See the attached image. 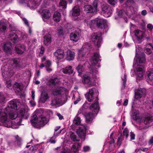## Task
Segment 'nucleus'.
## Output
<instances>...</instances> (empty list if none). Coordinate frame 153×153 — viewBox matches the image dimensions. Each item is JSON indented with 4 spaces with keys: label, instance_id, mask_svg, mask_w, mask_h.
<instances>
[{
    "label": "nucleus",
    "instance_id": "nucleus-61",
    "mask_svg": "<svg viewBox=\"0 0 153 153\" xmlns=\"http://www.w3.org/2000/svg\"><path fill=\"white\" fill-rule=\"evenodd\" d=\"M147 27V28L150 30H152L153 28V25L150 24H148Z\"/></svg>",
    "mask_w": 153,
    "mask_h": 153
},
{
    "label": "nucleus",
    "instance_id": "nucleus-63",
    "mask_svg": "<svg viewBox=\"0 0 153 153\" xmlns=\"http://www.w3.org/2000/svg\"><path fill=\"white\" fill-rule=\"evenodd\" d=\"M81 100L80 97L79 96H78L77 98V99L74 101V103L76 105L77 103Z\"/></svg>",
    "mask_w": 153,
    "mask_h": 153
},
{
    "label": "nucleus",
    "instance_id": "nucleus-46",
    "mask_svg": "<svg viewBox=\"0 0 153 153\" xmlns=\"http://www.w3.org/2000/svg\"><path fill=\"white\" fill-rule=\"evenodd\" d=\"M79 74H81L84 71V69L83 65L80 64L76 68Z\"/></svg>",
    "mask_w": 153,
    "mask_h": 153
},
{
    "label": "nucleus",
    "instance_id": "nucleus-62",
    "mask_svg": "<svg viewBox=\"0 0 153 153\" xmlns=\"http://www.w3.org/2000/svg\"><path fill=\"white\" fill-rule=\"evenodd\" d=\"M90 150V148L89 146H85L83 147V150L85 152H87L89 151Z\"/></svg>",
    "mask_w": 153,
    "mask_h": 153
},
{
    "label": "nucleus",
    "instance_id": "nucleus-36",
    "mask_svg": "<svg viewBox=\"0 0 153 153\" xmlns=\"http://www.w3.org/2000/svg\"><path fill=\"white\" fill-rule=\"evenodd\" d=\"M133 117V119L134 120H137L139 118V112L138 111L132 109L131 112Z\"/></svg>",
    "mask_w": 153,
    "mask_h": 153
},
{
    "label": "nucleus",
    "instance_id": "nucleus-3",
    "mask_svg": "<svg viewBox=\"0 0 153 153\" xmlns=\"http://www.w3.org/2000/svg\"><path fill=\"white\" fill-rule=\"evenodd\" d=\"M28 110L26 107L21 108L17 114L15 111L11 110L8 113L9 118L12 120L16 119L15 123L18 124L21 122L22 118H26L29 116Z\"/></svg>",
    "mask_w": 153,
    "mask_h": 153
},
{
    "label": "nucleus",
    "instance_id": "nucleus-28",
    "mask_svg": "<svg viewBox=\"0 0 153 153\" xmlns=\"http://www.w3.org/2000/svg\"><path fill=\"white\" fill-rule=\"evenodd\" d=\"M51 42V36L50 34L45 35L44 37V43L46 45H48Z\"/></svg>",
    "mask_w": 153,
    "mask_h": 153
},
{
    "label": "nucleus",
    "instance_id": "nucleus-25",
    "mask_svg": "<svg viewBox=\"0 0 153 153\" xmlns=\"http://www.w3.org/2000/svg\"><path fill=\"white\" fill-rule=\"evenodd\" d=\"M70 38L71 40L76 42L79 39V34L76 32L71 33L70 35Z\"/></svg>",
    "mask_w": 153,
    "mask_h": 153
},
{
    "label": "nucleus",
    "instance_id": "nucleus-13",
    "mask_svg": "<svg viewBox=\"0 0 153 153\" xmlns=\"http://www.w3.org/2000/svg\"><path fill=\"white\" fill-rule=\"evenodd\" d=\"M63 104L60 99L57 97H55L52 98L50 105L52 107L56 108L62 105Z\"/></svg>",
    "mask_w": 153,
    "mask_h": 153
},
{
    "label": "nucleus",
    "instance_id": "nucleus-41",
    "mask_svg": "<svg viewBox=\"0 0 153 153\" xmlns=\"http://www.w3.org/2000/svg\"><path fill=\"white\" fill-rule=\"evenodd\" d=\"M7 25L6 23L2 21L0 22V31L4 32L7 28Z\"/></svg>",
    "mask_w": 153,
    "mask_h": 153
},
{
    "label": "nucleus",
    "instance_id": "nucleus-56",
    "mask_svg": "<svg viewBox=\"0 0 153 153\" xmlns=\"http://www.w3.org/2000/svg\"><path fill=\"white\" fill-rule=\"evenodd\" d=\"M7 87L8 88H10L12 86L11 81L9 80L6 82Z\"/></svg>",
    "mask_w": 153,
    "mask_h": 153
},
{
    "label": "nucleus",
    "instance_id": "nucleus-38",
    "mask_svg": "<svg viewBox=\"0 0 153 153\" xmlns=\"http://www.w3.org/2000/svg\"><path fill=\"white\" fill-rule=\"evenodd\" d=\"M72 67L71 66H68L63 69V72L65 74H70L72 73L73 70L72 69Z\"/></svg>",
    "mask_w": 153,
    "mask_h": 153
},
{
    "label": "nucleus",
    "instance_id": "nucleus-57",
    "mask_svg": "<svg viewBox=\"0 0 153 153\" xmlns=\"http://www.w3.org/2000/svg\"><path fill=\"white\" fill-rule=\"evenodd\" d=\"M44 63L45 64H46V66H47V67H50L51 66V61L49 60H47L45 61V62H44Z\"/></svg>",
    "mask_w": 153,
    "mask_h": 153
},
{
    "label": "nucleus",
    "instance_id": "nucleus-29",
    "mask_svg": "<svg viewBox=\"0 0 153 153\" xmlns=\"http://www.w3.org/2000/svg\"><path fill=\"white\" fill-rule=\"evenodd\" d=\"M135 3L133 0H127L126 3V5L128 9H130L131 11L134 9Z\"/></svg>",
    "mask_w": 153,
    "mask_h": 153
},
{
    "label": "nucleus",
    "instance_id": "nucleus-52",
    "mask_svg": "<svg viewBox=\"0 0 153 153\" xmlns=\"http://www.w3.org/2000/svg\"><path fill=\"white\" fill-rule=\"evenodd\" d=\"M128 129L127 128H125L123 131V135L126 136V138H127L128 136Z\"/></svg>",
    "mask_w": 153,
    "mask_h": 153
},
{
    "label": "nucleus",
    "instance_id": "nucleus-47",
    "mask_svg": "<svg viewBox=\"0 0 153 153\" xmlns=\"http://www.w3.org/2000/svg\"><path fill=\"white\" fill-rule=\"evenodd\" d=\"M147 74L149 80L153 84V72L150 71H149L147 72Z\"/></svg>",
    "mask_w": 153,
    "mask_h": 153
},
{
    "label": "nucleus",
    "instance_id": "nucleus-10",
    "mask_svg": "<svg viewBox=\"0 0 153 153\" xmlns=\"http://www.w3.org/2000/svg\"><path fill=\"white\" fill-rule=\"evenodd\" d=\"M101 56L98 53H94L90 59V61L93 66L95 65L99 62L100 61Z\"/></svg>",
    "mask_w": 153,
    "mask_h": 153
},
{
    "label": "nucleus",
    "instance_id": "nucleus-27",
    "mask_svg": "<svg viewBox=\"0 0 153 153\" xmlns=\"http://www.w3.org/2000/svg\"><path fill=\"white\" fill-rule=\"evenodd\" d=\"M145 90H139L135 93V97L136 99H139L145 96Z\"/></svg>",
    "mask_w": 153,
    "mask_h": 153
},
{
    "label": "nucleus",
    "instance_id": "nucleus-64",
    "mask_svg": "<svg viewBox=\"0 0 153 153\" xmlns=\"http://www.w3.org/2000/svg\"><path fill=\"white\" fill-rule=\"evenodd\" d=\"M44 48L43 47H41V51H40V54H39L40 55H42L44 53Z\"/></svg>",
    "mask_w": 153,
    "mask_h": 153
},
{
    "label": "nucleus",
    "instance_id": "nucleus-51",
    "mask_svg": "<svg viewBox=\"0 0 153 153\" xmlns=\"http://www.w3.org/2000/svg\"><path fill=\"white\" fill-rule=\"evenodd\" d=\"M70 137L71 139L73 141H78L79 140L77 138L76 135L74 133H72L70 136Z\"/></svg>",
    "mask_w": 153,
    "mask_h": 153
},
{
    "label": "nucleus",
    "instance_id": "nucleus-16",
    "mask_svg": "<svg viewBox=\"0 0 153 153\" xmlns=\"http://www.w3.org/2000/svg\"><path fill=\"white\" fill-rule=\"evenodd\" d=\"M66 92L67 89L65 88L58 87L53 91L52 94L54 95H57L60 94H66Z\"/></svg>",
    "mask_w": 153,
    "mask_h": 153
},
{
    "label": "nucleus",
    "instance_id": "nucleus-12",
    "mask_svg": "<svg viewBox=\"0 0 153 153\" xmlns=\"http://www.w3.org/2000/svg\"><path fill=\"white\" fill-rule=\"evenodd\" d=\"M95 25L101 28L105 29L107 26L106 20L103 19L97 18L95 20Z\"/></svg>",
    "mask_w": 153,
    "mask_h": 153
},
{
    "label": "nucleus",
    "instance_id": "nucleus-40",
    "mask_svg": "<svg viewBox=\"0 0 153 153\" xmlns=\"http://www.w3.org/2000/svg\"><path fill=\"white\" fill-rule=\"evenodd\" d=\"M48 98V96L47 93L42 92L40 98V101L42 103H44Z\"/></svg>",
    "mask_w": 153,
    "mask_h": 153
},
{
    "label": "nucleus",
    "instance_id": "nucleus-22",
    "mask_svg": "<svg viewBox=\"0 0 153 153\" xmlns=\"http://www.w3.org/2000/svg\"><path fill=\"white\" fill-rule=\"evenodd\" d=\"M8 38L9 40L14 43L17 42L19 40L18 36L13 32H12L9 35Z\"/></svg>",
    "mask_w": 153,
    "mask_h": 153
},
{
    "label": "nucleus",
    "instance_id": "nucleus-60",
    "mask_svg": "<svg viewBox=\"0 0 153 153\" xmlns=\"http://www.w3.org/2000/svg\"><path fill=\"white\" fill-rule=\"evenodd\" d=\"M22 20L23 21L25 24L27 26H29V24L28 21L25 18H22Z\"/></svg>",
    "mask_w": 153,
    "mask_h": 153
},
{
    "label": "nucleus",
    "instance_id": "nucleus-49",
    "mask_svg": "<svg viewBox=\"0 0 153 153\" xmlns=\"http://www.w3.org/2000/svg\"><path fill=\"white\" fill-rule=\"evenodd\" d=\"M125 15H127V14L126 12L124 13L123 10H120L118 12V16L120 17H124Z\"/></svg>",
    "mask_w": 153,
    "mask_h": 153
},
{
    "label": "nucleus",
    "instance_id": "nucleus-58",
    "mask_svg": "<svg viewBox=\"0 0 153 153\" xmlns=\"http://www.w3.org/2000/svg\"><path fill=\"white\" fill-rule=\"evenodd\" d=\"M131 140H133L135 139V135L133 132H131L130 133Z\"/></svg>",
    "mask_w": 153,
    "mask_h": 153
},
{
    "label": "nucleus",
    "instance_id": "nucleus-5",
    "mask_svg": "<svg viewBox=\"0 0 153 153\" xmlns=\"http://www.w3.org/2000/svg\"><path fill=\"white\" fill-rule=\"evenodd\" d=\"M8 112V111L7 110L6 111V109L4 110L0 109V121L3 123V125L5 127L16 128L17 127H14V124L9 120L7 114Z\"/></svg>",
    "mask_w": 153,
    "mask_h": 153
},
{
    "label": "nucleus",
    "instance_id": "nucleus-59",
    "mask_svg": "<svg viewBox=\"0 0 153 153\" xmlns=\"http://www.w3.org/2000/svg\"><path fill=\"white\" fill-rule=\"evenodd\" d=\"M27 35L26 33H22L21 35V37L23 39L25 40H26L27 39Z\"/></svg>",
    "mask_w": 153,
    "mask_h": 153
},
{
    "label": "nucleus",
    "instance_id": "nucleus-45",
    "mask_svg": "<svg viewBox=\"0 0 153 153\" xmlns=\"http://www.w3.org/2000/svg\"><path fill=\"white\" fill-rule=\"evenodd\" d=\"M59 7L62 8H65L67 7V2L65 0H61L59 4Z\"/></svg>",
    "mask_w": 153,
    "mask_h": 153
},
{
    "label": "nucleus",
    "instance_id": "nucleus-48",
    "mask_svg": "<svg viewBox=\"0 0 153 153\" xmlns=\"http://www.w3.org/2000/svg\"><path fill=\"white\" fill-rule=\"evenodd\" d=\"M59 80L57 78L51 79L50 80V83L52 85H56L59 83Z\"/></svg>",
    "mask_w": 153,
    "mask_h": 153
},
{
    "label": "nucleus",
    "instance_id": "nucleus-44",
    "mask_svg": "<svg viewBox=\"0 0 153 153\" xmlns=\"http://www.w3.org/2000/svg\"><path fill=\"white\" fill-rule=\"evenodd\" d=\"M85 22L87 24L88 26L91 27L95 25V20H85Z\"/></svg>",
    "mask_w": 153,
    "mask_h": 153
},
{
    "label": "nucleus",
    "instance_id": "nucleus-50",
    "mask_svg": "<svg viewBox=\"0 0 153 153\" xmlns=\"http://www.w3.org/2000/svg\"><path fill=\"white\" fill-rule=\"evenodd\" d=\"M81 122V120L80 118L76 117L74 121V123L75 124L79 125Z\"/></svg>",
    "mask_w": 153,
    "mask_h": 153
},
{
    "label": "nucleus",
    "instance_id": "nucleus-9",
    "mask_svg": "<svg viewBox=\"0 0 153 153\" xmlns=\"http://www.w3.org/2000/svg\"><path fill=\"white\" fill-rule=\"evenodd\" d=\"M102 13L105 17L110 16L112 13V10L108 4H103L102 6Z\"/></svg>",
    "mask_w": 153,
    "mask_h": 153
},
{
    "label": "nucleus",
    "instance_id": "nucleus-18",
    "mask_svg": "<svg viewBox=\"0 0 153 153\" xmlns=\"http://www.w3.org/2000/svg\"><path fill=\"white\" fill-rule=\"evenodd\" d=\"M88 129V127L87 126H82L79 127L77 131V133L79 137L84 136Z\"/></svg>",
    "mask_w": 153,
    "mask_h": 153
},
{
    "label": "nucleus",
    "instance_id": "nucleus-37",
    "mask_svg": "<svg viewBox=\"0 0 153 153\" xmlns=\"http://www.w3.org/2000/svg\"><path fill=\"white\" fill-rule=\"evenodd\" d=\"M122 71V72L124 74V76L123 77H121V78L122 80L123 81V88H124L125 87V85L126 84V75L125 73L126 71L124 69V67L123 66L122 68H121Z\"/></svg>",
    "mask_w": 153,
    "mask_h": 153
},
{
    "label": "nucleus",
    "instance_id": "nucleus-21",
    "mask_svg": "<svg viewBox=\"0 0 153 153\" xmlns=\"http://www.w3.org/2000/svg\"><path fill=\"white\" fill-rule=\"evenodd\" d=\"M54 55L58 59H61L63 58L65 56V53L63 51L62 49H58L54 53Z\"/></svg>",
    "mask_w": 153,
    "mask_h": 153
},
{
    "label": "nucleus",
    "instance_id": "nucleus-1",
    "mask_svg": "<svg viewBox=\"0 0 153 153\" xmlns=\"http://www.w3.org/2000/svg\"><path fill=\"white\" fill-rule=\"evenodd\" d=\"M9 63L10 64L8 66L7 71L3 72L2 70H4V68L1 69L2 75L5 80H7L12 76L15 71L20 70L24 67L22 60L19 58L10 60L9 61Z\"/></svg>",
    "mask_w": 153,
    "mask_h": 153
},
{
    "label": "nucleus",
    "instance_id": "nucleus-34",
    "mask_svg": "<svg viewBox=\"0 0 153 153\" xmlns=\"http://www.w3.org/2000/svg\"><path fill=\"white\" fill-rule=\"evenodd\" d=\"M80 10L78 6H76L74 7L72 9V15L73 16H77L80 14Z\"/></svg>",
    "mask_w": 153,
    "mask_h": 153
},
{
    "label": "nucleus",
    "instance_id": "nucleus-31",
    "mask_svg": "<svg viewBox=\"0 0 153 153\" xmlns=\"http://www.w3.org/2000/svg\"><path fill=\"white\" fill-rule=\"evenodd\" d=\"M143 32L139 30H137L134 31L135 36L139 40L143 38Z\"/></svg>",
    "mask_w": 153,
    "mask_h": 153
},
{
    "label": "nucleus",
    "instance_id": "nucleus-32",
    "mask_svg": "<svg viewBox=\"0 0 153 153\" xmlns=\"http://www.w3.org/2000/svg\"><path fill=\"white\" fill-rule=\"evenodd\" d=\"M153 47L151 44H147L146 45L144 50L145 52L148 54H150L152 52Z\"/></svg>",
    "mask_w": 153,
    "mask_h": 153
},
{
    "label": "nucleus",
    "instance_id": "nucleus-7",
    "mask_svg": "<svg viewBox=\"0 0 153 153\" xmlns=\"http://www.w3.org/2000/svg\"><path fill=\"white\" fill-rule=\"evenodd\" d=\"M101 32L94 33L91 36V40L94 43L95 46L99 47L101 44L102 38L101 37Z\"/></svg>",
    "mask_w": 153,
    "mask_h": 153
},
{
    "label": "nucleus",
    "instance_id": "nucleus-54",
    "mask_svg": "<svg viewBox=\"0 0 153 153\" xmlns=\"http://www.w3.org/2000/svg\"><path fill=\"white\" fill-rule=\"evenodd\" d=\"M108 2L111 4L114 5L117 3V0H108Z\"/></svg>",
    "mask_w": 153,
    "mask_h": 153
},
{
    "label": "nucleus",
    "instance_id": "nucleus-35",
    "mask_svg": "<svg viewBox=\"0 0 153 153\" xmlns=\"http://www.w3.org/2000/svg\"><path fill=\"white\" fill-rule=\"evenodd\" d=\"M99 108V104L97 101H96L95 103L93 104L91 106L90 108L92 110H94V112L96 114H97V110Z\"/></svg>",
    "mask_w": 153,
    "mask_h": 153
},
{
    "label": "nucleus",
    "instance_id": "nucleus-6",
    "mask_svg": "<svg viewBox=\"0 0 153 153\" xmlns=\"http://www.w3.org/2000/svg\"><path fill=\"white\" fill-rule=\"evenodd\" d=\"M90 44L88 43L84 44L82 48L79 50L78 51L77 59L78 61H84L85 60V56L87 50L90 48Z\"/></svg>",
    "mask_w": 153,
    "mask_h": 153
},
{
    "label": "nucleus",
    "instance_id": "nucleus-33",
    "mask_svg": "<svg viewBox=\"0 0 153 153\" xmlns=\"http://www.w3.org/2000/svg\"><path fill=\"white\" fill-rule=\"evenodd\" d=\"M75 53L73 51L68 50L67 51V59L68 61L73 60L74 58Z\"/></svg>",
    "mask_w": 153,
    "mask_h": 153
},
{
    "label": "nucleus",
    "instance_id": "nucleus-43",
    "mask_svg": "<svg viewBox=\"0 0 153 153\" xmlns=\"http://www.w3.org/2000/svg\"><path fill=\"white\" fill-rule=\"evenodd\" d=\"M86 114V109L84 107V105L78 111L77 115L82 114L84 116H85Z\"/></svg>",
    "mask_w": 153,
    "mask_h": 153
},
{
    "label": "nucleus",
    "instance_id": "nucleus-19",
    "mask_svg": "<svg viewBox=\"0 0 153 153\" xmlns=\"http://www.w3.org/2000/svg\"><path fill=\"white\" fill-rule=\"evenodd\" d=\"M18 100L15 99L10 101L8 104V107L5 108L6 110H7L8 111L10 110V108L17 110V106L16 104Z\"/></svg>",
    "mask_w": 153,
    "mask_h": 153
},
{
    "label": "nucleus",
    "instance_id": "nucleus-4",
    "mask_svg": "<svg viewBox=\"0 0 153 153\" xmlns=\"http://www.w3.org/2000/svg\"><path fill=\"white\" fill-rule=\"evenodd\" d=\"M49 120L46 117L41 116L38 118L36 114H33L31 120L32 125L37 128L44 126L48 122Z\"/></svg>",
    "mask_w": 153,
    "mask_h": 153
},
{
    "label": "nucleus",
    "instance_id": "nucleus-8",
    "mask_svg": "<svg viewBox=\"0 0 153 153\" xmlns=\"http://www.w3.org/2000/svg\"><path fill=\"white\" fill-rule=\"evenodd\" d=\"M94 92L97 94L98 93V91L96 88H93L89 90L88 94H85L86 98L88 101L91 102L95 98L96 99V100H97V95H96L95 97L94 96Z\"/></svg>",
    "mask_w": 153,
    "mask_h": 153
},
{
    "label": "nucleus",
    "instance_id": "nucleus-39",
    "mask_svg": "<svg viewBox=\"0 0 153 153\" xmlns=\"http://www.w3.org/2000/svg\"><path fill=\"white\" fill-rule=\"evenodd\" d=\"M61 17L60 13L57 12H56L54 13L53 15V19L56 22H58L60 20Z\"/></svg>",
    "mask_w": 153,
    "mask_h": 153
},
{
    "label": "nucleus",
    "instance_id": "nucleus-15",
    "mask_svg": "<svg viewBox=\"0 0 153 153\" xmlns=\"http://www.w3.org/2000/svg\"><path fill=\"white\" fill-rule=\"evenodd\" d=\"M82 81L84 84H88L89 87H92L95 84L93 79L87 75L84 76Z\"/></svg>",
    "mask_w": 153,
    "mask_h": 153
},
{
    "label": "nucleus",
    "instance_id": "nucleus-53",
    "mask_svg": "<svg viewBox=\"0 0 153 153\" xmlns=\"http://www.w3.org/2000/svg\"><path fill=\"white\" fill-rule=\"evenodd\" d=\"M5 98L4 96L0 93V102H4L5 101Z\"/></svg>",
    "mask_w": 153,
    "mask_h": 153
},
{
    "label": "nucleus",
    "instance_id": "nucleus-30",
    "mask_svg": "<svg viewBox=\"0 0 153 153\" xmlns=\"http://www.w3.org/2000/svg\"><path fill=\"white\" fill-rule=\"evenodd\" d=\"M94 112L92 113L90 112L86 114L85 116L86 121L87 122H89L92 121L93 119L94 116L95 114Z\"/></svg>",
    "mask_w": 153,
    "mask_h": 153
},
{
    "label": "nucleus",
    "instance_id": "nucleus-14",
    "mask_svg": "<svg viewBox=\"0 0 153 153\" xmlns=\"http://www.w3.org/2000/svg\"><path fill=\"white\" fill-rule=\"evenodd\" d=\"M153 120V119L152 116L149 114L147 115V117H145L143 120V123L145 125H146V126L143 127V129H147L150 126V123H152ZM141 129H143V128H142Z\"/></svg>",
    "mask_w": 153,
    "mask_h": 153
},
{
    "label": "nucleus",
    "instance_id": "nucleus-55",
    "mask_svg": "<svg viewBox=\"0 0 153 153\" xmlns=\"http://www.w3.org/2000/svg\"><path fill=\"white\" fill-rule=\"evenodd\" d=\"M58 34L59 36H62L64 33L63 32V29L62 28H60L58 30Z\"/></svg>",
    "mask_w": 153,
    "mask_h": 153
},
{
    "label": "nucleus",
    "instance_id": "nucleus-26",
    "mask_svg": "<svg viewBox=\"0 0 153 153\" xmlns=\"http://www.w3.org/2000/svg\"><path fill=\"white\" fill-rule=\"evenodd\" d=\"M12 48L11 43L10 42L4 43L3 45V49L7 53H10Z\"/></svg>",
    "mask_w": 153,
    "mask_h": 153
},
{
    "label": "nucleus",
    "instance_id": "nucleus-23",
    "mask_svg": "<svg viewBox=\"0 0 153 153\" xmlns=\"http://www.w3.org/2000/svg\"><path fill=\"white\" fill-rule=\"evenodd\" d=\"M16 51L19 54H22L25 50L26 47L23 44H19L15 46Z\"/></svg>",
    "mask_w": 153,
    "mask_h": 153
},
{
    "label": "nucleus",
    "instance_id": "nucleus-11",
    "mask_svg": "<svg viewBox=\"0 0 153 153\" xmlns=\"http://www.w3.org/2000/svg\"><path fill=\"white\" fill-rule=\"evenodd\" d=\"M94 7L89 5H86L84 6V10L87 13H90L97 11V1H95L93 3Z\"/></svg>",
    "mask_w": 153,
    "mask_h": 153
},
{
    "label": "nucleus",
    "instance_id": "nucleus-42",
    "mask_svg": "<svg viewBox=\"0 0 153 153\" xmlns=\"http://www.w3.org/2000/svg\"><path fill=\"white\" fill-rule=\"evenodd\" d=\"M80 146V145L78 143H74L71 148V152H74V153L77 152Z\"/></svg>",
    "mask_w": 153,
    "mask_h": 153
},
{
    "label": "nucleus",
    "instance_id": "nucleus-20",
    "mask_svg": "<svg viewBox=\"0 0 153 153\" xmlns=\"http://www.w3.org/2000/svg\"><path fill=\"white\" fill-rule=\"evenodd\" d=\"M28 7L31 9L36 8L39 5L38 0H29L27 3Z\"/></svg>",
    "mask_w": 153,
    "mask_h": 153
},
{
    "label": "nucleus",
    "instance_id": "nucleus-17",
    "mask_svg": "<svg viewBox=\"0 0 153 153\" xmlns=\"http://www.w3.org/2000/svg\"><path fill=\"white\" fill-rule=\"evenodd\" d=\"M41 15L44 22H46L47 19H49L51 16V14L49 10H43L42 11Z\"/></svg>",
    "mask_w": 153,
    "mask_h": 153
},
{
    "label": "nucleus",
    "instance_id": "nucleus-2",
    "mask_svg": "<svg viewBox=\"0 0 153 153\" xmlns=\"http://www.w3.org/2000/svg\"><path fill=\"white\" fill-rule=\"evenodd\" d=\"M136 56L134 59V68L135 74L138 77L141 78L143 76V64L145 61L144 54L139 53L140 48L138 46H136Z\"/></svg>",
    "mask_w": 153,
    "mask_h": 153
},
{
    "label": "nucleus",
    "instance_id": "nucleus-24",
    "mask_svg": "<svg viewBox=\"0 0 153 153\" xmlns=\"http://www.w3.org/2000/svg\"><path fill=\"white\" fill-rule=\"evenodd\" d=\"M13 88L15 92L19 93L22 90L23 85L21 83L16 82L13 85Z\"/></svg>",
    "mask_w": 153,
    "mask_h": 153
}]
</instances>
